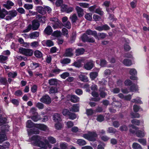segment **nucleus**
I'll return each instance as SVG.
<instances>
[{"mask_svg":"<svg viewBox=\"0 0 149 149\" xmlns=\"http://www.w3.org/2000/svg\"><path fill=\"white\" fill-rule=\"evenodd\" d=\"M34 124L31 120H29L27 121L26 123V127L27 128H31L34 127V128L30 129V130H28L29 134L31 135L33 134H38L39 132L38 129L36 128Z\"/></svg>","mask_w":149,"mask_h":149,"instance_id":"obj_1","label":"nucleus"},{"mask_svg":"<svg viewBox=\"0 0 149 149\" xmlns=\"http://www.w3.org/2000/svg\"><path fill=\"white\" fill-rule=\"evenodd\" d=\"M131 129L130 130V132L132 134H135L136 136L139 137H142L145 136L144 130H138V128L132 125Z\"/></svg>","mask_w":149,"mask_h":149,"instance_id":"obj_2","label":"nucleus"},{"mask_svg":"<svg viewBox=\"0 0 149 149\" xmlns=\"http://www.w3.org/2000/svg\"><path fill=\"white\" fill-rule=\"evenodd\" d=\"M97 135L94 132H88L87 134L83 135V137L90 141H95L97 137Z\"/></svg>","mask_w":149,"mask_h":149,"instance_id":"obj_3","label":"nucleus"},{"mask_svg":"<svg viewBox=\"0 0 149 149\" xmlns=\"http://www.w3.org/2000/svg\"><path fill=\"white\" fill-rule=\"evenodd\" d=\"M20 53L26 56H30L33 54V51L31 49H26L22 47L20 48L19 49Z\"/></svg>","mask_w":149,"mask_h":149,"instance_id":"obj_4","label":"nucleus"},{"mask_svg":"<svg viewBox=\"0 0 149 149\" xmlns=\"http://www.w3.org/2000/svg\"><path fill=\"white\" fill-rule=\"evenodd\" d=\"M128 70L130 74L131 75L130 77V79L133 80H137V78L135 76L137 73L136 70L134 68H129Z\"/></svg>","mask_w":149,"mask_h":149,"instance_id":"obj_5","label":"nucleus"},{"mask_svg":"<svg viewBox=\"0 0 149 149\" xmlns=\"http://www.w3.org/2000/svg\"><path fill=\"white\" fill-rule=\"evenodd\" d=\"M8 15L6 17L5 19L7 20H11L16 16L17 15V11L14 10L9 11L8 12Z\"/></svg>","mask_w":149,"mask_h":149,"instance_id":"obj_6","label":"nucleus"},{"mask_svg":"<svg viewBox=\"0 0 149 149\" xmlns=\"http://www.w3.org/2000/svg\"><path fill=\"white\" fill-rule=\"evenodd\" d=\"M74 48H68L66 49L64 54V56L66 57H71L73 55Z\"/></svg>","mask_w":149,"mask_h":149,"instance_id":"obj_7","label":"nucleus"},{"mask_svg":"<svg viewBox=\"0 0 149 149\" xmlns=\"http://www.w3.org/2000/svg\"><path fill=\"white\" fill-rule=\"evenodd\" d=\"M40 101L46 104L50 103L51 102V100L50 97L48 95H46L42 97L40 100Z\"/></svg>","mask_w":149,"mask_h":149,"instance_id":"obj_8","label":"nucleus"},{"mask_svg":"<svg viewBox=\"0 0 149 149\" xmlns=\"http://www.w3.org/2000/svg\"><path fill=\"white\" fill-rule=\"evenodd\" d=\"M138 89V87L137 85H134L132 86L130 89V91L127 89H123L122 90V92L124 93H127L129 92H134L137 91Z\"/></svg>","mask_w":149,"mask_h":149,"instance_id":"obj_9","label":"nucleus"},{"mask_svg":"<svg viewBox=\"0 0 149 149\" xmlns=\"http://www.w3.org/2000/svg\"><path fill=\"white\" fill-rule=\"evenodd\" d=\"M94 62L92 61H90L88 62L84 65L85 69L89 70H91L93 67Z\"/></svg>","mask_w":149,"mask_h":149,"instance_id":"obj_10","label":"nucleus"},{"mask_svg":"<svg viewBox=\"0 0 149 149\" xmlns=\"http://www.w3.org/2000/svg\"><path fill=\"white\" fill-rule=\"evenodd\" d=\"M36 128L39 129L43 131H47L48 130V127L45 125L42 124H36L35 125Z\"/></svg>","mask_w":149,"mask_h":149,"instance_id":"obj_11","label":"nucleus"},{"mask_svg":"<svg viewBox=\"0 0 149 149\" xmlns=\"http://www.w3.org/2000/svg\"><path fill=\"white\" fill-rule=\"evenodd\" d=\"M14 5V3L12 1L10 0H8L5 3L3 4V6L7 9L9 10L11 9L12 7Z\"/></svg>","mask_w":149,"mask_h":149,"instance_id":"obj_12","label":"nucleus"},{"mask_svg":"<svg viewBox=\"0 0 149 149\" xmlns=\"http://www.w3.org/2000/svg\"><path fill=\"white\" fill-rule=\"evenodd\" d=\"M42 43L44 46H47L49 47L52 46L54 45L53 42L50 40H43L42 42Z\"/></svg>","mask_w":149,"mask_h":149,"instance_id":"obj_13","label":"nucleus"},{"mask_svg":"<svg viewBox=\"0 0 149 149\" xmlns=\"http://www.w3.org/2000/svg\"><path fill=\"white\" fill-rule=\"evenodd\" d=\"M115 9V8H111L110 10H109V8H106L107 11L108 13V14L109 15V19L110 20L112 21H113L114 20H116V18H115L113 17V15L112 14H111L109 13L113 12L114 10Z\"/></svg>","mask_w":149,"mask_h":149,"instance_id":"obj_14","label":"nucleus"},{"mask_svg":"<svg viewBox=\"0 0 149 149\" xmlns=\"http://www.w3.org/2000/svg\"><path fill=\"white\" fill-rule=\"evenodd\" d=\"M8 14V12L4 8L1 9L0 7V19L4 18Z\"/></svg>","mask_w":149,"mask_h":149,"instance_id":"obj_15","label":"nucleus"},{"mask_svg":"<svg viewBox=\"0 0 149 149\" xmlns=\"http://www.w3.org/2000/svg\"><path fill=\"white\" fill-rule=\"evenodd\" d=\"M75 9L79 17H81L83 16L84 12L83 9L78 6H76Z\"/></svg>","mask_w":149,"mask_h":149,"instance_id":"obj_16","label":"nucleus"},{"mask_svg":"<svg viewBox=\"0 0 149 149\" xmlns=\"http://www.w3.org/2000/svg\"><path fill=\"white\" fill-rule=\"evenodd\" d=\"M39 22L38 20H35L32 22V29L33 30H36L39 27L40 25Z\"/></svg>","mask_w":149,"mask_h":149,"instance_id":"obj_17","label":"nucleus"},{"mask_svg":"<svg viewBox=\"0 0 149 149\" xmlns=\"http://www.w3.org/2000/svg\"><path fill=\"white\" fill-rule=\"evenodd\" d=\"M96 63L97 64H100V66L102 67H105L107 64V62L104 59H102L100 61L99 60L96 61Z\"/></svg>","mask_w":149,"mask_h":149,"instance_id":"obj_18","label":"nucleus"},{"mask_svg":"<svg viewBox=\"0 0 149 149\" xmlns=\"http://www.w3.org/2000/svg\"><path fill=\"white\" fill-rule=\"evenodd\" d=\"M86 34L88 35H92L95 38H97V33L95 31H92L90 29H88L86 31Z\"/></svg>","mask_w":149,"mask_h":149,"instance_id":"obj_19","label":"nucleus"},{"mask_svg":"<svg viewBox=\"0 0 149 149\" xmlns=\"http://www.w3.org/2000/svg\"><path fill=\"white\" fill-rule=\"evenodd\" d=\"M39 36V33L37 31H35L30 33V38L31 39H36Z\"/></svg>","mask_w":149,"mask_h":149,"instance_id":"obj_20","label":"nucleus"},{"mask_svg":"<svg viewBox=\"0 0 149 149\" xmlns=\"http://www.w3.org/2000/svg\"><path fill=\"white\" fill-rule=\"evenodd\" d=\"M68 97H70V100L72 102L74 103L77 102L79 101V98L76 95H68Z\"/></svg>","mask_w":149,"mask_h":149,"instance_id":"obj_21","label":"nucleus"},{"mask_svg":"<svg viewBox=\"0 0 149 149\" xmlns=\"http://www.w3.org/2000/svg\"><path fill=\"white\" fill-rule=\"evenodd\" d=\"M53 118L55 122H59L61 120V116L58 113L54 114L53 116Z\"/></svg>","mask_w":149,"mask_h":149,"instance_id":"obj_22","label":"nucleus"},{"mask_svg":"<svg viewBox=\"0 0 149 149\" xmlns=\"http://www.w3.org/2000/svg\"><path fill=\"white\" fill-rule=\"evenodd\" d=\"M36 10L40 13L44 14H45L46 11L44 10V8L41 6H38L36 7Z\"/></svg>","mask_w":149,"mask_h":149,"instance_id":"obj_23","label":"nucleus"},{"mask_svg":"<svg viewBox=\"0 0 149 149\" xmlns=\"http://www.w3.org/2000/svg\"><path fill=\"white\" fill-rule=\"evenodd\" d=\"M79 109V105L77 104H74L73 107L70 108V110L72 111L77 112Z\"/></svg>","mask_w":149,"mask_h":149,"instance_id":"obj_24","label":"nucleus"},{"mask_svg":"<svg viewBox=\"0 0 149 149\" xmlns=\"http://www.w3.org/2000/svg\"><path fill=\"white\" fill-rule=\"evenodd\" d=\"M92 95L96 98L93 99V100L95 101H98L100 100V97H98V94L95 91H93L91 93Z\"/></svg>","mask_w":149,"mask_h":149,"instance_id":"obj_25","label":"nucleus"},{"mask_svg":"<svg viewBox=\"0 0 149 149\" xmlns=\"http://www.w3.org/2000/svg\"><path fill=\"white\" fill-rule=\"evenodd\" d=\"M51 25H52L53 28L56 29L59 27H61V23L60 22H57L55 23H51Z\"/></svg>","mask_w":149,"mask_h":149,"instance_id":"obj_26","label":"nucleus"},{"mask_svg":"<svg viewBox=\"0 0 149 149\" xmlns=\"http://www.w3.org/2000/svg\"><path fill=\"white\" fill-rule=\"evenodd\" d=\"M37 19L39 22H41L43 23L45 22L46 20V17L45 16H42L40 15H38L36 17Z\"/></svg>","mask_w":149,"mask_h":149,"instance_id":"obj_27","label":"nucleus"},{"mask_svg":"<svg viewBox=\"0 0 149 149\" xmlns=\"http://www.w3.org/2000/svg\"><path fill=\"white\" fill-rule=\"evenodd\" d=\"M53 30L51 27L49 26L45 29V32L48 35L51 34Z\"/></svg>","mask_w":149,"mask_h":149,"instance_id":"obj_28","label":"nucleus"},{"mask_svg":"<svg viewBox=\"0 0 149 149\" xmlns=\"http://www.w3.org/2000/svg\"><path fill=\"white\" fill-rule=\"evenodd\" d=\"M123 63L124 65L127 66H130L132 65L131 60L126 58L123 60Z\"/></svg>","mask_w":149,"mask_h":149,"instance_id":"obj_29","label":"nucleus"},{"mask_svg":"<svg viewBox=\"0 0 149 149\" xmlns=\"http://www.w3.org/2000/svg\"><path fill=\"white\" fill-rule=\"evenodd\" d=\"M85 52L84 49L81 48L77 49L75 51L76 55H79L83 54Z\"/></svg>","mask_w":149,"mask_h":149,"instance_id":"obj_30","label":"nucleus"},{"mask_svg":"<svg viewBox=\"0 0 149 149\" xmlns=\"http://www.w3.org/2000/svg\"><path fill=\"white\" fill-rule=\"evenodd\" d=\"M116 99L114 98H113V102L112 103L113 106H114L116 107H120L121 106V103L120 102L118 101H115Z\"/></svg>","mask_w":149,"mask_h":149,"instance_id":"obj_31","label":"nucleus"},{"mask_svg":"<svg viewBox=\"0 0 149 149\" xmlns=\"http://www.w3.org/2000/svg\"><path fill=\"white\" fill-rule=\"evenodd\" d=\"M90 77L92 80L95 79L98 76V73L97 72H93L90 73Z\"/></svg>","mask_w":149,"mask_h":149,"instance_id":"obj_32","label":"nucleus"},{"mask_svg":"<svg viewBox=\"0 0 149 149\" xmlns=\"http://www.w3.org/2000/svg\"><path fill=\"white\" fill-rule=\"evenodd\" d=\"M34 55L36 57L38 58H41L42 56V53L38 50H36L35 51Z\"/></svg>","mask_w":149,"mask_h":149,"instance_id":"obj_33","label":"nucleus"},{"mask_svg":"<svg viewBox=\"0 0 149 149\" xmlns=\"http://www.w3.org/2000/svg\"><path fill=\"white\" fill-rule=\"evenodd\" d=\"M62 34L66 37L68 38V31L67 29L65 28H63L62 30Z\"/></svg>","mask_w":149,"mask_h":149,"instance_id":"obj_34","label":"nucleus"},{"mask_svg":"<svg viewBox=\"0 0 149 149\" xmlns=\"http://www.w3.org/2000/svg\"><path fill=\"white\" fill-rule=\"evenodd\" d=\"M77 143L80 146H83L86 144L85 140L82 139H78L77 141Z\"/></svg>","mask_w":149,"mask_h":149,"instance_id":"obj_35","label":"nucleus"},{"mask_svg":"<svg viewBox=\"0 0 149 149\" xmlns=\"http://www.w3.org/2000/svg\"><path fill=\"white\" fill-rule=\"evenodd\" d=\"M77 4L83 8H88L89 6V4L86 3H78Z\"/></svg>","mask_w":149,"mask_h":149,"instance_id":"obj_36","label":"nucleus"},{"mask_svg":"<svg viewBox=\"0 0 149 149\" xmlns=\"http://www.w3.org/2000/svg\"><path fill=\"white\" fill-rule=\"evenodd\" d=\"M133 149H142L141 146L136 143H134L132 146Z\"/></svg>","mask_w":149,"mask_h":149,"instance_id":"obj_37","label":"nucleus"},{"mask_svg":"<svg viewBox=\"0 0 149 149\" xmlns=\"http://www.w3.org/2000/svg\"><path fill=\"white\" fill-rule=\"evenodd\" d=\"M80 79L83 81H88V77L83 74H81L79 76Z\"/></svg>","mask_w":149,"mask_h":149,"instance_id":"obj_38","label":"nucleus"},{"mask_svg":"<svg viewBox=\"0 0 149 149\" xmlns=\"http://www.w3.org/2000/svg\"><path fill=\"white\" fill-rule=\"evenodd\" d=\"M7 138L4 134H0V143L7 140Z\"/></svg>","mask_w":149,"mask_h":149,"instance_id":"obj_39","label":"nucleus"},{"mask_svg":"<svg viewBox=\"0 0 149 149\" xmlns=\"http://www.w3.org/2000/svg\"><path fill=\"white\" fill-rule=\"evenodd\" d=\"M85 18L87 20L91 21L92 19V14L91 13H87L85 15Z\"/></svg>","mask_w":149,"mask_h":149,"instance_id":"obj_40","label":"nucleus"},{"mask_svg":"<svg viewBox=\"0 0 149 149\" xmlns=\"http://www.w3.org/2000/svg\"><path fill=\"white\" fill-rule=\"evenodd\" d=\"M70 62V59L69 58H64L61 61V63L64 64H67L69 63Z\"/></svg>","mask_w":149,"mask_h":149,"instance_id":"obj_41","label":"nucleus"},{"mask_svg":"<svg viewBox=\"0 0 149 149\" xmlns=\"http://www.w3.org/2000/svg\"><path fill=\"white\" fill-rule=\"evenodd\" d=\"M39 64L38 63L33 62L31 64L30 67L32 69H34L39 67Z\"/></svg>","mask_w":149,"mask_h":149,"instance_id":"obj_42","label":"nucleus"},{"mask_svg":"<svg viewBox=\"0 0 149 149\" xmlns=\"http://www.w3.org/2000/svg\"><path fill=\"white\" fill-rule=\"evenodd\" d=\"M77 18V17L75 14H74L71 15L70 17V19H71L72 22L73 23L75 22Z\"/></svg>","mask_w":149,"mask_h":149,"instance_id":"obj_43","label":"nucleus"},{"mask_svg":"<svg viewBox=\"0 0 149 149\" xmlns=\"http://www.w3.org/2000/svg\"><path fill=\"white\" fill-rule=\"evenodd\" d=\"M9 126L8 125H3L2 127V133H4L7 132L9 129Z\"/></svg>","mask_w":149,"mask_h":149,"instance_id":"obj_44","label":"nucleus"},{"mask_svg":"<svg viewBox=\"0 0 149 149\" xmlns=\"http://www.w3.org/2000/svg\"><path fill=\"white\" fill-rule=\"evenodd\" d=\"M17 75V73L16 72H9L8 74V76L9 77L15 78Z\"/></svg>","mask_w":149,"mask_h":149,"instance_id":"obj_45","label":"nucleus"},{"mask_svg":"<svg viewBox=\"0 0 149 149\" xmlns=\"http://www.w3.org/2000/svg\"><path fill=\"white\" fill-rule=\"evenodd\" d=\"M49 83L50 85H54L57 84V81L55 79H52L49 80Z\"/></svg>","mask_w":149,"mask_h":149,"instance_id":"obj_46","label":"nucleus"},{"mask_svg":"<svg viewBox=\"0 0 149 149\" xmlns=\"http://www.w3.org/2000/svg\"><path fill=\"white\" fill-rule=\"evenodd\" d=\"M94 111L91 109H87L86 110V114L88 116H91L94 113Z\"/></svg>","mask_w":149,"mask_h":149,"instance_id":"obj_47","label":"nucleus"},{"mask_svg":"<svg viewBox=\"0 0 149 149\" xmlns=\"http://www.w3.org/2000/svg\"><path fill=\"white\" fill-rule=\"evenodd\" d=\"M58 91V89L55 87H52L49 90L50 93H57Z\"/></svg>","mask_w":149,"mask_h":149,"instance_id":"obj_48","label":"nucleus"},{"mask_svg":"<svg viewBox=\"0 0 149 149\" xmlns=\"http://www.w3.org/2000/svg\"><path fill=\"white\" fill-rule=\"evenodd\" d=\"M48 139L49 142L52 144H54L56 142V140L52 136H49L48 137Z\"/></svg>","mask_w":149,"mask_h":149,"instance_id":"obj_49","label":"nucleus"},{"mask_svg":"<svg viewBox=\"0 0 149 149\" xmlns=\"http://www.w3.org/2000/svg\"><path fill=\"white\" fill-rule=\"evenodd\" d=\"M63 127V125L60 123H56L55 125V127L57 130H60Z\"/></svg>","mask_w":149,"mask_h":149,"instance_id":"obj_50","label":"nucleus"},{"mask_svg":"<svg viewBox=\"0 0 149 149\" xmlns=\"http://www.w3.org/2000/svg\"><path fill=\"white\" fill-rule=\"evenodd\" d=\"M131 102L133 103H142V102L140 98L137 97L136 99H134L132 100Z\"/></svg>","mask_w":149,"mask_h":149,"instance_id":"obj_51","label":"nucleus"},{"mask_svg":"<svg viewBox=\"0 0 149 149\" xmlns=\"http://www.w3.org/2000/svg\"><path fill=\"white\" fill-rule=\"evenodd\" d=\"M98 36L99 37H98V36H97V38H96L98 39V40H99L100 38L103 39L105 38L106 34L104 33H100L98 34Z\"/></svg>","mask_w":149,"mask_h":149,"instance_id":"obj_52","label":"nucleus"},{"mask_svg":"<svg viewBox=\"0 0 149 149\" xmlns=\"http://www.w3.org/2000/svg\"><path fill=\"white\" fill-rule=\"evenodd\" d=\"M67 127L68 128H71L72 127L74 124L73 122L71 121H69L65 123Z\"/></svg>","mask_w":149,"mask_h":149,"instance_id":"obj_53","label":"nucleus"},{"mask_svg":"<svg viewBox=\"0 0 149 149\" xmlns=\"http://www.w3.org/2000/svg\"><path fill=\"white\" fill-rule=\"evenodd\" d=\"M88 38V37L87 36L86 33L84 34L81 37L82 41L84 42H86Z\"/></svg>","mask_w":149,"mask_h":149,"instance_id":"obj_54","label":"nucleus"},{"mask_svg":"<svg viewBox=\"0 0 149 149\" xmlns=\"http://www.w3.org/2000/svg\"><path fill=\"white\" fill-rule=\"evenodd\" d=\"M95 13H97L100 15H102L104 14V12L101 9L98 8L96 9L94 12Z\"/></svg>","mask_w":149,"mask_h":149,"instance_id":"obj_55","label":"nucleus"},{"mask_svg":"<svg viewBox=\"0 0 149 149\" xmlns=\"http://www.w3.org/2000/svg\"><path fill=\"white\" fill-rule=\"evenodd\" d=\"M69 75V73L68 72H65L63 73L62 74H61V78L63 79H65L66 77H68Z\"/></svg>","mask_w":149,"mask_h":149,"instance_id":"obj_56","label":"nucleus"},{"mask_svg":"<svg viewBox=\"0 0 149 149\" xmlns=\"http://www.w3.org/2000/svg\"><path fill=\"white\" fill-rule=\"evenodd\" d=\"M24 7L26 9H32L33 6L32 4H25L24 6Z\"/></svg>","mask_w":149,"mask_h":149,"instance_id":"obj_57","label":"nucleus"},{"mask_svg":"<svg viewBox=\"0 0 149 149\" xmlns=\"http://www.w3.org/2000/svg\"><path fill=\"white\" fill-rule=\"evenodd\" d=\"M8 59V57L6 56H3L1 55H0V62H3L4 61Z\"/></svg>","mask_w":149,"mask_h":149,"instance_id":"obj_58","label":"nucleus"},{"mask_svg":"<svg viewBox=\"0 0 149 149\" xmlns=\"http://www.w3.org/2000/svg\"><path fill=\"white\" fill-rule=\"evenodd\" d=\"M63 26L68 29H70L71 27V24L69 22L64 23Z\"/></svg>","mask_w":149,"mask_h":149,"instance_id":"obj_59","label":"nucleus"},{"mask_svg":"<svg viewBox=\"0 0 149 149\" xmlns=\"http://www.w3.org/2000/svg\"><path fill=\"white\" fill-rule=\"evenodd\" d=\"M31 119L34 121L36 122L40 119V117L39 115L33 116L31 118Z\"/></svg>","mask_w":149,"mask_h":149,"instance_id":"obj_60","label":"nucleus"},{"mask_svg":"<svg viewBox=\"0 0 149 149\" xmlns=\"http://www.w3.org/2000/svg\"><path fill=\"white\" fill-rule=\"evenodd\" d=\"M67 147L66 143H60V147L61 149H66Z\"/></svg>","mask_w":149,"mask_h":149,"instance_id":"obj_61","label":"nucleus"},{"mask_svg":"<svg viewBox=\"0 0 149 149\" xmlns=\"http://www.w3.org/2000/svg\"><path fill=\"white\" fill-rule=\"evenodd\" d=\"M53 36L56 37H58L61 36V32L59 31H54L53 34Z\"/></svg>","mask_w":149,"mask_h":149,"instance_id":"obj_62","label":"nucleus"},{"mask_svg":"<svg viewBox=\"0 0 149 149\" xmlns=\"http://www.w3.org/2000/svg\"><path fill=\"white\" fill-rule=\"evenodd\" d=\"M76 36V34L75 33H72L70 38V42H71L72 43L74 41L75 39Z\"/></svg>","mask_w":149,"mask_h":149,"instance_id":"obj_63","label":"nucleus"},{"mask_svg":"<svg viewBox=\"0 0 149 149\" xmlns=\"http://www.w3.org/2000/svg\"><path fill=\"white\" fill-rule=\"evenodd\" d=\"M38 45V42L37 41H34L31 43V46L33 48L37 47Z\"/></svg>","mask_w":149,"mask_h":149,"instance_id":"obj_64","label":"nucleus"}]
</instances>
